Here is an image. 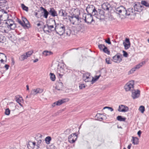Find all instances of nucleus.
I'll return each mask as SVG.
<instances>
[{
	"label": "nucleus",
	"instance_id": "f257e3e1",
	"mask_svg": "<svg viewBox=\"0 0 149 149\" xmlns=\"http://www.w3.org/2000/svg\"><path fill=\"white\" fill-rule=\"evenodd\" d=\"M115 10L116 13L120 15L126 17L132 15L133 13L132 8H128L127 10L123 6H120L116 8Z\"/></svg>",
	"mask_w": 149,
	"mask_h": 149
},
{
	"label": "nucleus",
	"instance_id": "f03ea898",
	"mask_svg": "<svg viewBox=\"0 0 149 149\" xmlns=\"http://www.w3.org/2000/svg\"><path fill=\"white\" fill-rule=\"evenodd\" d=\"M50 22L55 25L54 30L57 34L60 36L62 35L65 33V26L62 24H56L55 20L52 19Z\"/></svg>",
	"mask_w": 149,
	"mask_h": 149
},
{
	"label": "nucleus",
	"instance_id": "7ed1b4c3",
	"mask_svg": "<svg viewBox=\"0 0 149 149\" xmlns=\"http://www.w3.org/2000/svg\"><path fill=\"white\" fill-rule=\"evenodd\" d=\"M52 20H49V22L48 24L44 26L42 29L44 32L51 33L52 31H55V30H54L55 27H54V24L50 22Z\"/></svg>",
	"mask_w": 149,
	"mask_h": 149
},
{
	"label": "nucleus",
	"instance_id": "20e7f679",
	"mask_svg": "<svg viewBox=\"0 0 149 149\" xmlns=\"http://www.w3.org/2000/svg\"><path fill=\"white\" fill-rule=\"evenodd\" d=\"M22 21L19 19H17V22L25 28H29L30 27L29 22L26 18L24 17H22Z\"/></svg>",
	"mask_w": 149,
	"mask_h": 149
},
{
	"label": "nucleus",
	"instance_id": "39448f33",
	"mask_svg": "<svg viewBox=\"0 0 149 149\" xmlns=\"http://www.w3.org/2000/svg\"><path fill=\"white\" fill-rule=\"evenodd\" d=\"M82 19L87 24H91L93 21V19L91 13L86 14L84 13L83 15Z\"/></svg>",
	"mask_w": 149,
	"mask_h": 149
},
{
	"label": "nucleus",
	"instance_id": "423d86ee",
	"mask_svg": "<svg viewBox=\"0 0 149 149\" xmlns=\"http://www.w3.org/2000/svg\"><path fill=\"white\" fill-rule=\"evenodd\" d=\"M134 81H130L127 83L124 87L126 91H133L134 90Z\"/></svg>",
	"mask_w": 149,
	"mask_h": 149
},
{
	"label": "nucleus",
	"instance_id": "0eeeda50",
	"mask_svg": "<svg viewBox=\"0 0 149 149\" xmlns=\"http://www.w3.org/2000/svg\"><path fill=\"white\" fill-rule=\"evenodd\" d=\"M86 10L87 14L91 13H92L93 15H95V12H97V10L93 5H88L87 7Z\"/></svg>",
	"mask_w": 149,
	"mask_h": 149
},
{
	"label": "nucleus",
	"instance_id": "6e6552de",
	"mask_svg": "<svg viewBox=\"0 0 149 149\" xmlns=\"http://www.w3.org/2000/svg\"><path fill=\"white\" fill-rule=\"evenodd\" d=\"M77 138V135L76 133L72 134L68 136V141L70 143H73L75 142Z\"/></svg>",
	"mask_w": 149,
	"mask_h": 149
},
{
	"label": "nucleus",
	"instance_id": "1a4fd4ad",
	"mask_svg": "<svg viewBox=\"0 0 149 149\" xmlns=\"http://www.w3.org/2000/svg\"><path fill=\"white\" fill-rule=\"evenodd\" d=\"M75 17H70L68 18L69 20L73 24H74L76 21H77L78 22H81V18L79 17V15Z\"/></svg>",
	"mask_w": 149,
	"mask_h": 149
},
{
	"label": "nucleus",
	"instance_id": "9d476101",
	"mask_svg": "<svg viewBox=\"0 0 149 149\" xmlns=\"http://www.w3.org/2000/svg\"><path fill=\"white\" fill-rule=\"evenodd\" d=\"M140 91L139 90H133L132 91V96L133 99L138 98L140 96Z\"/></svg>",
	"mask_w": 149,
	"mask_h": 149
},
{
	"label": "nucleus",
	"instance_id": "9b49d317",
	"mask_svg": "<svg viewBox=\"0 0 149 149\" xmlns=\"http://www.w3.org/2000/svg\"><path fill=\"white\" fill-rule=\"evenodd\" d=\"M135 11L140 12L143 10V7L141 6L139 3L135 4L134 6Z\"/></svg>",
	"mask_w": 149,
	"mask_h": 149
},
{
	"label": "nucleus",
	"instance_id": "f8f14e48",
	"mask_svg": "<svg viewBox=\"0 0 149 149\" xmlns=\"http://www.w3.org/2000/svg\"><path fill=\"white\" fill-rule=\"evenodd\" d=\"M129 110L128 107L123 105H121L119 106L118 111L119 112H126Z\"/></svg>",
	"mask_w": 149,
	"mask_h": 149
},
{
	"label": "nucleus",
	"instance_id": "ddd939ff",
	"mask_svg": "<svg viewBox=\"0 0 149 149\" xmlns=\"http://www.w3.org/2000/svg\"><path fill=\"white\" fill-rule=\"evenodd\" d=\"M66 100H67V101H68L69 99L68 98H65L61 100H59L57 102H54L52 105V106L54 107L56 105H60L62 104L65 102H66Z\"/></svg>",
	"mask_w": 149,
	"mask_h": 149
},
{
	"label": "nucleus",
	"instance_id": "4468645a",
	"mask_svg": "<svg viewBox=\"0 0 149 149\" xmlns=\"http://www.w3.org/2000/svg\"><path fill=\"white\" fill-rule=\"evenodd\" d=\"M120 56L118 54L113 57L112 61L114 62L119 63L122 61Z\"/></svg>",
	"mask_w": 149,
	"mask_h": 149
},
{
	"label": "nucleus",
	"instance_id": "2eb2a0df",
	"mask_svg": "<svg viewBox=\"0 0 149 149\" xmlns=\"http://www.w3.org/2000/svg\"><path fill=\"white\" fill-rule=\"evenodd\" d=\"M90 74L87 73L83 75V79L85 82H90L91 81V77H89Z\"/></svg>",
	"mask_w": 149,
	"mask_h": 149
},
{
	"label": "nucleus",
	"instance_id": "dca6fc26",
	"mask_svg": "<svg viewBox=\"0 0 149 149\" xmlns=\"http://www.w3.org/2000/svg\"><path fill=\"white\" fill-rule=\"evenodd\" d=\"M43 91L42 89L38 88L36 89H34L31 91V93L33 95H36L37 93H42Z\"/></svg>",
	"mask_w": 149,
	"mask_h": 149
},
{
	"label": "nucleus",
	"instance_id": "f3484780",
	"mask_svg": "<svg viewBox=\"0 0 149 149\" xmlns=\"http://www.w3.org/2000/svg\"><path fill=\"white\" fill-rule=\"evenodd\" d=\"M57 74L60 78H62L64 74V70L61 67L59 69H58L57 70Z\"/></svg>",
	"mask_w": 149,
	"mask_h": 149
},
{
	"label": "nucleus",
	"instance_id": "a211bd4d",
	"mask_svg": "<svg viewBox=\"0 0 149 149\" xmlns=\"http://www.w3.org/2000/svg\"><path fill=\"white\" fill-rule=\"evenodd\" d=\"M6 15L7 17V20L6 23L7 24V26L8 27L11 25V24L13 23L14 22L11 19H8V18H9L8 15L7 14Z\"/></svg>",
	"mask_w": 149,
	"mask_h": 149
},
{
	"label": "nucleus",
	"instance_id": "6ab92c4d",
	"mask_svg": "<svg viewBox=\"0 0 149 149\" xmlns=\"http://www.w3.org/2000/svg\"><path fill=\"white\" fill-rule=\"evenodd\" d=\"M49 12L50 14L53 17L56 16L58 15L56 11L53 8H50L49 10Z\"/></svg>",
	"mask_w": 149,
	"mask_h": 149
},
{
	"label": "nucleus",
	"instance_id": "aec40b11",
	"mask_svg": "<svg viewBox=\"0 0 149 149\" xmlns=\"http://www.w3.org/2000/svg\"><path fill=\"white\" fill-rule=\"evenodd\" d=\"M35 142H30L27 145V147L29 149H34V148L36 146Z\"/></svg>",
	"mask_w": 149,
	"mask_h": 149
},
{
	"label": "nucleus",
	"instance_id": "412c9836",
	"mask_svg": "<svg viewBox=\"0 0 149 149\" xmlns=\"http://www.w3.org/2000/svg\"><path fill=\"white\" fill-rule=\"evenodd\" d=\"M110 7L109 4L108 3H104L102 5V8L104 10H108Z\"/></svg>",
	"mask_w": 149,
	"mask_h": 149
},
{
	"label": "nucleus",
	"instance_id": "4be33fe9",
	"mask_svg": "<svg viewBox=\"0 0 149 149\" xmlns=\"http://www.w3.org/2000/svg\"><path fill=\"white\" fill-rule=\"evenodd\" d=\"M104 12L102 9H99L97 10V12H95V15H99L100 16H103L104 15Z\"/></svg>",
	"mask_w": 149,
	"mask_h": 149
},
{
	"label": "nucleus",
	"instance_id": "5701e85b",
	"mask_svg": "<svg viewBox=\"0 0 149 149\" xmlns=\"http://www.w3.org/2000/svg\"><path fill=\"white\" fill-rule=\"evenodd\" d=\"M63 87V84L61 82H58L55 88L57 90L60 91L62 89Z\"/></svg>",
	"mask_w": 149,
	"mask_h": 149
},
{
	"label": "nucleus",
	"instance_id": "b1692460",
	"mask_svg": "<svg viewBox=\"0 0 149 149\" xmlns=\"http://www.w3.org/2000/svg\"><path fill=\"white\" fill-rule=\"evenodd\" d=\"M58 14L61 16L65 17L67 16V13H65L64 10L61 9L58 11Z\"/></svg>",
	"mask_w": 149,
	"mask_h": 149
},
{
	"label": "nucleus",
	"instance_id": "393cba45",
	"mask_svg": "<svg viewBox=\"0 0 149 149\" xmlns=\"http://www.w3.org/2000/svg\"><path fill=\"white\" fill-rule=\"evenodd\" d=\"M42 9V10H43V11L44 14H43V17L45 18H47L48 15L49 14V13L44 8L42 7H41V8Z\"/></svg>",
	"mask_w": 149,
	"mask_h": 149
},
{
	"label": "nucleus",
	"instance_id": "a878e982",
	"mask_svg": "<svg viewBox=\"0 0 149 149\" xmlns=\"http://www.w3.org/2000/svg\"><path fill=\"white\" fill-rule=\"evenodd\" d=\"M132 143L134 145H137L139 143V139L136 137H132Z\"/></svg>",
	"mask_w": 149,
	"mask_h": 149
},
{
	"label": "nucleus",
	"instance_id": "bb28decb",
	"mask_svg": "<svg viewBox=\"0 0 149 149\" xmlns=\"http://www.w3.org/2000/svg\"><path fill=\"white\" fill-rule=\"evenodd\" d=\"M145 61H143L140 63L138 64L137 65L135 66V68L136 69H139L141 67L145 64Z\"/></svg>",
	"mask_w": 149,
	"mask_h": 149
},
{
	"label": "nucleus",
	"instance_id": "cd10ccee",
	"mask_svg": "<svg viewBox=\"0 0 149 149\" xmlns=\"http://www.w3.org/2000/svg\"><path fill=\"white\" fill-rule=\"evenodd\" d=\"M116 119L120 121H125L126 118H123L122 116H118L117 117Z\"/></svg>",
	"mask_w": 149,
	"mask_h": 149
},
{
	"label": "nucleus",
	"instance_id": "c85d7f7f",
	"mask_svg": "<svg viewBox=\"0 0 149 149\" xmlns=\"http://www.w3.org/2000/svg\"><path fill=\"white\" fill-rule=\"evenodd\" d=\"M43 54L45 56L50 55L52 54V52L51 51H45L42 52Z\"/></svg>",
	"mask_w": 149,
	"mask_h": 149
},
{
	"label": "nucleus",
	"instance_id": "c756f323",
	"mask_svg": "<svg viewBox=\"0 0 149 149\" xmlns=\"http://www.w3.org/2000/svg\"><path fill=\"white\" fill-rule=\"evenodd\" d=\"M141 4L146 7H149V3L146 1H142Z\"/></svg>",
	"mask_w": 149,
	"mask_h": 149
},
{
	"label": "nucleus",
	"instance_id": "7c9ffc66",
	"mask_svg": "<svg viewBox=\"0 0 149 149\" xmlns=\"http://www.w3.org/2000/svg\"><path fill=\"white\" fill-rule=\"evenodd\" d=\"M52 139L50 136H48L45 139V141L46 143L47 144H49L50 143V141Z\"/></svg>",
	"mask_w": 149,
	"mask_h": 149
},
{
	"label": "nucleus",
	"instance_id": "2f4dec72",
	"mask_svg": "<svg viewBox=\"0 0 149 149\" xmlns=\"http://www.w3.org/2000/svg\"><path fill=\"white\" fill-rule=\"evenodd\" d=\"M5 58V62L7 61L6 56L3 53L0 52V59L1 58Z\"/></svg>",
	"mask_w": 149,
	"mask_h": 149
},
{
	"label": "nucleus",
	"instance_id": "473e14b6",
	"mask_svg": "<svg viewBox=\"0 0 149 149\" xmlns=\"http://www.w3.org/2000/svg\"><path fill=\"white\" fill-rule=\"evenodd\" d=\"M21 7L23 10L27 12L28 11V7L26 6L24 4L22 3L21 4Z\"/></svg>",
	"mask_w": 149,
	"mask_h": 149
},
{
	"label": "nucleus",
	"instance_id": "72a5a7b5",
	"mask_svg": "<svg viewBox=\"0 0 149 149\" xmlns=\"http://www.w3.org/2000/svg\"><path fill=\"white\" fill-rule=\"evenodd\" d=\"M102 115V114L100 113H97L96 115V117L98 120L101 121L103 120V118L101 116Z\"/></svg>",
	"mask_w": 149,
	"mask_h": 149
},
{
	"label": "nucleus",
	"instance_id": "f704fd0d",
	"mask_svg": "<svg viewBox=\"0 0 149 149\" xmlns=\"http://www.w3.org/2000/svg\"><path fill=\"white\" fill-rule=\"evenodd\" d=\"M103 51L105 53L108 54H110V52L108 49L107 47L106 46L104 47L103 49Z\"/></svg>",
	"mask_w": 149,
	"mask_h": 149
},
{
	"label": "nucleus",
	"instance_id": "c9c22d12",
	"mask_svg": "<svg viewBox=\"0 0 149 149\" xmlns=\"http://www.w3.org/2000/svg\"><path fill=\"white\" fill-rule=\"evenodd\" d=\"M11 24V25L7 27L8 28H10L11 29L13 30L16 27V24L14 22Z\"/></svg>",
	"mask_w": 149,
	"mask_h": 149
},
{
	"label": "nucleus",
	"instance_id": "e433bc0d",
	"mask_svg": "<svg viewBox=\"0 0 149 149\" xmlns=\"http://www.w3.org/2000/svg\"><path fill=\"white\" fill-rule=\"evenodd\" d=\"M77 14H74V13H72L71 14V16H68V18L69 17H75V16H77V15H79H79H80V12L79 10H77Z\"/></svg>",
	"mask_w": 149,
	"mask_h": 149
},
{
	"label": "nucleus",
	"instance_id": "4c0bfd02",
	"mask_svg": "<svg viewBox=\"0 0 149 149\" xmlns=\"http://www.w3.org/2000/svg\"><path fill=\"white\" fill-rule=\"evenodd\" d=\"M33 53V51L32 50L27 52L25 53V54L26 56H27V58L29 57H30Z\"/></svg>",
	"mask_w": 149,
	"mask_h": 149
},
{
	"label": "nucleus",
	"instance_id": "58836bf2",
	"mask_svg": "<svg viewBox=\"0 0 149 149\" xmlns=\"http://www.w3.org/2000/svg\"><path fill=\"white\" fill-rule=\"evenodd\" d=\"M27 58V56H26L25 54L21 56L19 58V59L21 61H23L24 59H26Z\"/></svg>",
	"mask_w": 149,
	"mask_h": 149
},
{
	"label": "nucleus",
	"instance_id": "ea45409f",
	"mask_svg": "<svg viewBox=\"0 0 149 149\" xmlns=\"http://www.w3.org/2000/svg\"><path fill=\"white\" fill-rule=\"evenodd\" d=\"M50 79L53 81H54L55 80L56 77L54 73H50Z\"/></svg>",
	"mask_w": 149,
	"mask_h": 149
},
{
	"label": "nucleus",
	"instance_id": "a19ab883",
	"mask_svg": "<svg viewBox=\"0 0 149 149\" xmlns=\"http://www.w3.org/2000/svg\"><path fill=\"white\" fill-rule=\"evenodd\" d=\"M22 100L23 99L22 97H20L17 99L16 101L18 103L19 105L21 106H22V105L21 104V102H22Z\"/></svg>",
	"mask_w": 149,
	"mask_h": 149
},
{
	"label": "nucleus",
	"instance_id": "79ce46f5",
	"mask_svg": "<svg viewBox=\"0 0 149 149\" xmlns=\"http://www.w3.org/2000/svg\"><path fill=\"white\" fill-rule=\"evenodd\" d=\"M123 45L124 46L125 48V49H128L130 47V43L127 44L125 42H123Z\"/></svg>",
	"mask_w": 149,
	"mask_h": 149
},
{
	"label": "nucleus",
	"instance_id": "37998d69",
	"mask_svg": "<svg viewBox=\"0 0 149 149\" xmlns=\"http://www.w3.org/2000/svg\"><path fill=\"white\" fill-rule=\"evenodd\" d=\"M139 110L141 113H143L145 111V107L144 106H141L139 108Z\"/></svg>",
	"mask_w": 149,
	"mask_h": 149
},
{
	"label": "nucleus",
	"instance_id": "c03bdc74",
	"mask_svg": "<svg viewBox=\"0 0 149 149\" xmlns=\"http://www.w3.org/2000/svg\"><path fill=\"white\" fill-rule=\"evenodd\" d=\"M100 76V75L98 76H95L94 78L93 77L91 80V81H97L98 79H99Z\"/></svg>",
	"mask_w": 149,
	"mask_h": 149
},
{
	"label": "nucleus",
	"instance_id": "a18cd8bd",
	"mask_svg": "<svg viewBox=\"0 0 149 149\" xmlns=\"http://www.w3.org/2000/svg\"><path fill=\"white\" fill-rule=\"evenodd\" d=\"M7 3V1L6 0H0V6H2L3 5H4L6 4Z\"/></svg>",
	"mask_w": 149,
	"mask_h": 149
},
{
	"label": "nucleus",
	"instance_id": "49530a36",
	"mask_svg": "<svg viewBox=\"0 0 149 149\" xmlns=\"http://www.w3.org/2000/svg\"><path fill=\"white\" fill-rule=\"evenodd\" d=\"M136 68L135 67L134 68H132L128 72V74H132L136 70Z\"/></svg>",
	"mask_w": 149,
	"mask_h": 149
},
{
	"label": "nucleus",
	"instance_id": "de8ad7c7",
	"mask_svg": "<svg viewBox=\"0 0 149 149\" xmlns=\"http://www.w3.org/2000/svg\"><path fill=\"white\" fill-rule=\"evenodd\" d=\"M10 113V110L9 108H7L6 109L5 112V114L6 115H9Z\"/></svg>",
	"mask_w": 149,
	"mask_h": 149
},
{
	"label": "nucleus",
	"instance_id": "09e8293b",
	"mask_svg": "<svg viewBox=\"0 0 149 149\" xmlns=\"http://www.w3.org/2000/svg\"><path fill=\"white\" fill-rule=\"evenodd\" d=\"M98 46L99 48L101 50H103V47H104L105 46L104 45L101 44H99V45H98Z\"/></svg>",
	"mask_w": 149,
	"mask_h": 149
},
{
	"label": "nucleus",
	"instance_id": "8fccbe9b",
	"mask_svg": "<svg viewBox=\"0 0 149 149\" xmlns=\"http://www.w3.org/2000/svg\"><path fill=\"white\" fill-rule=\"evenodd\" d=\"M71 132V129H68L65 130L64 132V133L66 134H69Z\"/></svg>",
	"mask_w": 149,
	"mask_h": 149
},
{
	"label": "nucleus",
	"instance_id": "3c124183",
	"mask_svg": "<svg viewBox=\"0 0 149 149\" xmlns=\"http://www.w3.org/2000/svg\"><path fill=\"white\" fill-rule=\"evenodd\" d=\"M4 36L2 35H0V42H4Z\"/></svg>",
	"mask_w": 149,
	"mask_h": 149
},
{
	"label": "nucleus",
	"instance_id": "603ef678",
	"mask_svg": "<svg viewBox=\"0 0 149 149\" xmlns=\"http://www.w3.org/2000/svg\"><path fill=\"white\" fill-rule=\"evenodd\" d=\"M123 56L125 57H127L128 56V54L126 51L123 50Z\"/></svg>",
	"mask_w": 149,
	"mask_h": 149
},
{
	"label": "nucleus",
	"instance_id": "864d4df0",
	"mask_svg": "<svg viewBox=\"0 0 149 149\" xmlns=\"http://www.w3.org/2000/svg\"><path fill=\"white\" fill-rule=\"evenodd\" d=\"M85 87V86L84 84H81L79 86V89H81L83 88H84Z\"/></svg>",
	"mask_w": 149,
	"mask_h": 149
},
{
	"label": "nucleus",
	"instance_id": "5fc2aeb1",
	"mask_svg": "<svg viewBox=\"0 0 149 149\" xmlns=\"http://www.w3.org/2000/svg\"><path fill=\"white\" fill-rule=\"evenodd\" d=\"M106 63L108 64H110L111 63L109 58H107L106 59Z\"/></svg>",
	"mask_w": 149,
	"mask_h": 149
},
{
	"label": "nucleus",
	"instance_id": "6e6d98bb",
	"mask_svg": "<svg viewBox=\"0 0 149 149\" xmlns=\"http://www.w3.org/2000/svg\"><path fill=\"white\" fill-rule=\"evenodd\" d=\"M105 42L106 43L108 44H111V42L110 41L109 38H108L107 40H105Z\"/></svg>",
	"mask_w": 149,
	"mask_h": 149
},
{
	"label": "nucleus",
	"instance_id": "4d7b16f0",
	"mask_svg": "<svg viewBox=\"0 0 149 149\" xmlns=\"http://www.w3.org/2000/svg\"><path fill=\"white\" fill-rule=\"evenodd\" d=\"M42 142V140L40 139V140H38V142H37V146H38V147H39V146L38 145L41 143Z\"/></svg>",
	"mask_w": 149,
	"mask_h": 149
},
{
	"label": "nucleus",
	"instance_id": "13d9d810",
	"mask_svg": "<svg viewBox=\"0 0 149 149\" xmlns=\"http://www.w3.org/2000/svg\"><path fill=\"white\" fill-rule=\"evenodd\" d=\"M9 67V65L7 64H6L4 66V67L6 68V70H8Z\"/></svg>",
	"mask_w": 149,
	"mask_h": 149
},
{
	"label": "nucleus",
	"instance_id": "bf43d9fd",
	"mask_svg": "<svg viewBox=\"0 0 149 149\" xmlns=\"http://www.w3.org/2000/svg\"><path fill=\"white\" fill-rule=\"evenodd\" d=\"M141 130H139L137 132V134L139 136V137H140L141 134Z\"/></svg>",
	"mask_w": 149,
	"mask_h": 149
},
{
	"label": "nucleus",
	"instance_id": "052dcab7",
	"mask_svg": "<svg viewBox=\"0 0 149 149\" xmlns=\"http://www.w3.org/2000/svg\"><path fill=\"white\" fill-rule=\"evenodd\" d=\"M125 41L128 43L129 44L130 43L129 39L127 38H126Z\"/></svg>",
	"mask_w": 149,
	"mask_h": 149
},
{
	"label": "nucleus",
	"instance_id": "680f3d73",
	"mask_svg": "<svg viewBox=\"0 0 149 149\" xmlns=\"http://www.w3.org/2000/svg\"><path fill=\"white\" fill-rule=\"evenodd\" d=\"M4 58H1L0 59V61L1 63H4L3 62L4 61L3 60V59Z\"/></svg>",
	"mask_w": 149,
	"mask_h": 149
},
{
	"label": "nucleus",
	"instance_id": "e2e57ef3",
	"mask_svg": "<svg viewBox=\"0 0 149 149\" xmlns=\"http://www.w3.org/2000/svg\"><path fill=\"white\" fill-rule=\"evenodd\" d=\"M132 146V144L130 143V144L128 146H127V148L128 149H129V148H130L131 146Z\"/></svg>",
	"mask_w": 149,
	"mask_h": 149
},
{
	"label": "nucleus",
	"instance_id": "0e129e2a",
	"mask_svg": "<svg viewBox=\"0 0 149 149\" xmlns=\"http://www.w3.org/2000/svg\"><path fill=\"white\" fill-rule=\"evenodd\" d=\"M109 109H110L111 111H112L113 110V109L111 107H109Z\"/></svg>",
	"mask_w": 149,
	"mask_h": 149
},
{
	"label": "nucleus",
	"instance_id": "69168bd1",
	"mask_svg": "<svg viewBox=\"0 0 149 149\" xmlns=\"http://www.w3.org/2000/svg\"><path fill=\"white\" fill-rule=\"evenodd\" d=\"M38 61V58H36L34 60L33 62L34 63L36 62H37Z\"/></svg>",
	"mask_w": 149,
	"mask_h": 149
},
{
	"label": "nucleus",
	"instance_id": "338daca9",
	"mask_svg": "<svg viewBox=\"0 0 149 149\" xmlns=\"http://www.w3.org/2000/svg\"><path fill=\"white\" fill-rule=\"evenodd\" d=\"M37 26H40L41 25V24L40 23H38L37 24Z\"/></svg>",
	"mask_w": 149,
	"mask_h": 149
},
{
	"label": "nucleus",
	"instance_id": "774afa93",
	"mask_svg": "<svg viewBox=\"0 0 149 149\" xmlns=\"http://www.w3.org/2000/svg\"><path fill=\"white\" fill-rule=\"evenodd\" d=\"M26 87L27 90H29V86L28 85H27L26 86Z\"/></svg>",
	"mask_w": 149,
	"mask_h": 149
}]
</instances>
